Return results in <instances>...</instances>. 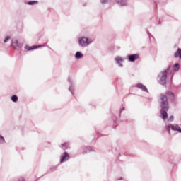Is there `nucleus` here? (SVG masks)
Wrapping results in <instances>:
<instances>
[{"label": "nucleus", "instance_id": "obj_1", "mask_svg": "<svg viewBox=\"0 0 181 181\" xmlns=\"http://www.w3.org/2000/svg\"><path fill=\"white\" fill-rule=\"evenodd\" d=\"M160 107H161V118L166 119L168 118L167 111L169 110V103L168 102V96L160 95Z\"/></svg>", "mask_w": 181, "mask_h": 181}, {"label": "nucleus", "instance_id": "obj_2", "mask_svg": "<svg viewBox=\"0 0 181 181\" xmlns=\"http://www.w3.org/2000/svg\"><path fill=\"white\" fill-rule=\"evenodd\" d=\"M79 45L81 46H88L90 43H91V41L89 40L87 37H82L79 38Z\"/></svg>", "mask_w": 181, "mask_h": 181}, {"label": "nucleus", "instance_id": "obj_3", "mask_svg": "<svg viewBox=\"0 0 181 181\" xmlns=\"http://www.w3.org/2000/svg\"><path fill=\"white\" fill-rule=\"evenodd\" d=\"M160 84H162L163 86L166 84V78H167V74L166 71H163L160 75Z\"/></svg>", "mask_w": 181, "mask_h": 181}, {"label": "nucleus", "instance_id": "obj_4", "mask_svg": "<svg viewBox=\"0 0 181 181\" xmlns=\"http://www.w3.org/2000/svg\"><path fill=\"white\" fill-rule=\"evenodd\" d=\"M68 159H70V156H69V153H67L66 152L64 153V155L62 156L61 158V163H63L64 160H68Z\"/></svg>", "mask_w": 181, "mask_h": 181}, {"label": "nucleus", "instance_id": "obj_5", "mask_svg": "<svg viewBox=\"0 0 181 181\" xmlns=\"http://www.w3.org/2000/svg\"><path fill=\"white\" fill-rule=\"evenodd\" d=\"M136 59H139V55L138 54L129 55V62H135Z\"/></svg>", "mask_w": 181, "mask_h": 181}, {"label": "nucleus", "instance_id": "obj_6", "mask_svg": "<svg viewBox=\"0 0 181 181\" xmlns=\"http://www.w3.org/2000/svg\"><path fill=\"white\" fill-rule=\"evenodd\" d=\"M175 57H180L181 59V49L178 48L175 54Z\"/></svg>", "mask_w": 181, "mask_h": 181}, {"label": "nucleus", "instance_id": "obj_7", "mask_svg": "<svg viewBox=\"0 0 181 181\" xmlns=\"http://www.w3.org/2000/svg\"><path fill=\"white\" fill-rule=\"evenodd\" d=\"M138 88H141V90H143V91H147L146 87H145V86L139 83L137 85Z\"/></svg>", "mask_w": 181, "mask_h": 181}, {"label": "nucleus", "instance_id": "obj_8", "mask_svg": "<svg viewBox=\"0 0 181 181\" xmlns=\"http://www.w3.org/2000/svg\"><path fill=\"white\" fill-rule=\"evenodd\" d=\"M180 129V127L178 125L171 126V129H173V131H179Z\"/></svg>", "mask_w": 181, "mask_h": 181}, {"label": "nucleus", "instance_id": "obj_9", "mask_svg": "<svg viewBox=\"0 0 181 181\" xmlns=\"http://www.w3.org/2000/svg\"><path fill=\"white\" fill-rule=\"evenodd\" d=\"M76 59H81V57H83V54H81L80 52H78L76 53Z\"/></svg>", "mask_w": 181, "mask_h": 181}, {"label": "nucleus", "instance_id": "obj_10", "mask_svg": "<svg viewBox=\"0 0 181 181\" xmlns=\"http://www.w3.org/2000/svg\"><path fill=\"white\" fill-rule=\"evenodd\" d=\"M11 100H12V101H13V103H16V101H18V96H16V95H13V96L11 97Z\"/></svg>", "mask_w": 181, "mask_h": 181}, {"label": "nucleus", "instance_id": "obj_11", "mask_svg": "<svg viewBox=\"0 0 181 181\" xmlns=\"http://www.w3.org/2000/svg\"><path fill=\"white\" fill-rule=\"evenodd\" d=\"M166 95H168V97H171V98H173V97H175V95H173V93L171 92H167Z\"/></svg>", "mask_w": 181, "mask_h": 181}, {"label": "nucleus", "instance_id": "obj_12", "mask_svg": "<svg viewBox=\"0 0 181 181\" xmlns=\"http://www.w3.org/2000/svg\"><path fill=\"white\" fill-rule=\"evenodd\" d=\"M39 2L37 1H32L28 2V5H35L36 4H38Z\"/></svg>", "mask_w": 181, "mask_h": 181}, {"label": "nucleus", "instance_id": "obj_13", "mask_svg": "<svg viewBox=\"0 0 181 181\" xmlns=\"http://www.w3.org/2000/svg\"><path fill=\"white\" fill-rule=\"evenodd\" d=\"M115 60L117 63H119L120 62H122V58L121 57H117Z\"/></svg>", "mask_w": 181, "mask_h": 181}, {"label": "nucleus", "instance_id": "obj_14", "mask_svg": "<svg viewBox=\"0 0 181 181\" xmlns=\"http://www.w3.org/2000/svg\"><path fill=\"white\" fill-rule=\"evenodd\" d=\"M11 40V36H6L4 39V43H8V40Z\"/></svg>", "mask_w": 181, "mask_h": 181}, {"label": "nucleus", "instance_id": "obj_15", "mask_svg": "<svg viewBox=\"0 0 181 181\" xmlns=\"http://www.w3.org/2000/svg\"><path fill=\"white\" fill-rule=\"evenodd\" d=\"M174 67H175V71H179V64H175Z\"/></svg>", "mask_w": 181, "mask_h": 181}, {"label": "nucleus", "instance_id": "obj_16", "mask_svg": "<svg viewBox=\"0 0 181 181\" xmlns=\"http://www.w3.org/2000/svg\"><path fill=\"white\" fill-rule=\"evenodd\" d=\"M5 142V139H4V136H0V144H4Z\"/></svg>", "mask_w": 181, "mask_h": 181}, {"label": "nucleus", "instance_id": "obj_17", "mask_svg": "<svg viewBox=\"0 0 181 181\" xmlns=\"http://www.w3.org/2000/svg\"><path fill=\"white\" fill-rule=\"evenodd\" d=\"M37 47H38L33 46V47H29L28 50V51H30V50H33V49H37Z\"/></svg>", "mask_w": 181, "mask_h": 181}, {"label": "nucleus", "instance_id": "obj_18", "mask_svg": "<svg viewBox=\"0 0 181 181\" xmlns=\"http://www.w3.org/2000/svg\"><path fill=\"white\" fill-rule=\"evenodd\" d=\"M101 2L103 4H107V2H108V0H102Z\"/></svg>", "mask_w": 181, "mask_h": 181}, {"label": "nucleus", "instance_id": "obj_19", "mask_svg": "<svg viewBox=\"0 0 181 181\" xmlns=\"http://www.w3.org/2000/svg\"><path fill=\"white\" fill-rule=\"evenodd\" d=\"M173 119V116H170L169 118V121H172Z\"/></svg>", "mask_w": 181, "mask_h": 181}, {"label": "nucleus", "instance_id": "obj_20", "mask_svg": "<svg viewBox=\"0 0 181 181\" xmlns=\"http://www.w3.org/2000/svg\"><path fill=\"white\" fill-rule=\"evenodd\" d=\"M168 132H170V127H168Z\"/></svg>", "mask_w": 181, "mask_h": 181}, {"label": "nucleus", "instance_id": "obj_21", "mask_svg": "<svg viewBox=\"0 0 181 181\" xmlns=\"http://www.w3.org/2000/svg\"><path fill=\"white\" fill-rule=\"evenodd\" d=\"M122 6L127 5V3L121 4Z\"/></svg>", "mask_w": 181, "mask_h": 181}, {"label": "nucleus", "instance_id": "obj_22", "mask_svg": "<svg viewBox=\"0 0 181 181\" xmlns=\"http://www.w3.org/2000/svg\"><path fill=\"white\" fill-rule=\"evenodd\" d=\"M178 132H180V134H181V129H180H180L178 130Z\"/></svg>", "mask_w": 181, "mask_h": 181}, {"label": "nucleus", "instance_id": "obj_23", "mask_svg": "<svg viewBox=\"0 0 181 181\" xmlns=\"http://www.w3.org/2000/svg\"><path fill=\"white\" fill-rule=\"evenodd\" d=\"M19 181H25V180L22 179V180H20Z\"/></svg>", "mask_w": 181, "mask_h": 181}, {"label": "nucleus", "instance_id": "obj_24", "mask_svg": "<svg viewBox=\"0 0 181 181\" xmlns=\"http://www.w3.org/2000/svg\"><path fill=\"white\" fill-rule=\"evenodd\" d=\"M64 145H66V144H62V146H64Z\"/></svg>", "mask_w": 181, "mask_h": 181}, {"label": "nucleus", "instance_id": "obj_25", "mask_svg": "<svg viewBox=\"0 0 181 181\" xmlns=\"http://www.w3.org/2000/svg\"><path fill=\"white\" fill-rule=\"evenodd\" d=\"M117 2H121V1L119 0H118Z\"/></svg>", "mask_w": 181, "mask_h": 181}]
</instances>
